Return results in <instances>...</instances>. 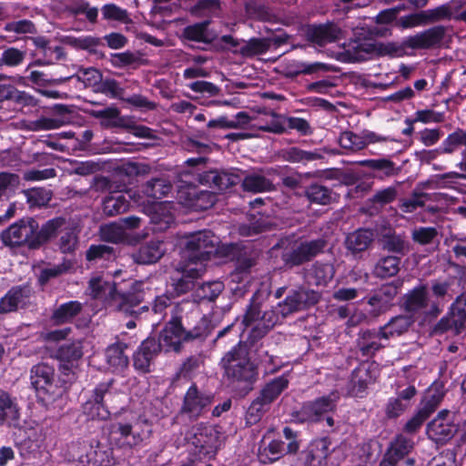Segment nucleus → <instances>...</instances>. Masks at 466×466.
Masks as SVG:
<instances>
[{
    "label": "nucleus",
    "mask_w": 466,
    "mask_h": 466,
    "mask_svg": "<svg viewBox=\"0 0 466 466\" xmlns=\"http://www.w3.org/2000/svg\"><path fill=\"white\" fill-rule=\"evenodd\" d=\"M224 285L220 281H212L203 284L200 287L201 296L208 300H213L221 293Z\"/></svg>",
    "instance_id": "338daca9"
},
{
    "label": "nucleus",
    "mask_w": 466,
    "mask_h": 466,
    "mask_svg": "<svg viewBox=\"0 0 466 466\" xmlns=\"http://www.w3.org/2000/svg\"><path fill=\"white\" fill-rule=\"evenodd\" d=\"M412 321L406 316H397L392 318L384 327L380 329L381 338L389 339L393 336H399L408 330Z\"/></svg>",
    "instance_id": "a19ab883"
},
{
    "label": "nucleus",
    "mask_w": 466,
    "mask_h": 466,
    "mask_svg": "<svg viewBox=\"0 0 466 466\" xmlns=\"http://www.w3.org/2000/svg\"><path fill=\"white\" fill-rule=\"evenodd\" d=\"M204 179L218 190L227 189L241 181L240 177L237 174L218 171L206 173Z\"/></svg>",
    "instance_id": "f704fd0d"
},
{
    "label": "nucleus",
    "mask_w": 466,
    "mask_h": 466,
    "mask_svg": "<svg viewBox=\"0 0 466 466\" xmlns=\"http://www.w3.org/2000/svg\"><path fill=\"white\" fill-rule=\"evenodd\" d=\"M173 207L171 202L153 201V204L144 208L151 222L156 226V230H166L174 222Z\"/></svg>",
    "instance_id": "aec40b11"
},
{
    "label": "nucleus",
    "mask_w": 466,
    "mask_h": 466,
    "mask_svg": "<svg viewBox=\"0 0 466 466\" xmlns=\"http://www.w3.org/2000/svg\"><path fill=\"white\" fill-rule=\"evenodd\" d=\"M82 309L78 301H69L60 305L53 313V319L57 324L70 321Z\"/></svg>",
    "instance_id": "37998d69"
},
{
    "label": "nucleus",
    "mask_w": 466,
    "mask_h": 466,
    "mask_svg": "<svg viewBox=\"0 0 466 466\" xmlns=\"http://www.w3.org/2000/svg\"><path fill=\"white\" fill-rule=\"evenodd\" d=\"M339 399V392L336 390L331 391L327 396L305 403L301 409V413L307 420L319 421L323 414L335 409Z\"/></svg>",
    "instance_id": "4468645a"
},
{
    "label": "nucleus",
    "mask_w": 466,
    "mask_h": 466,
    "mask_svg": "<svg viewBox=\"0 0 466 466\" xmlns=\"http://www.w3.org/2000/svg\"><path fill=\"white\" fill-rule=\"evenodd\" d=\"M460 147H466V130L462 128H457L449 134L442 141L441 150L444 154H452Z\"/></svg>",
    "instance_id": "c03bdc74"
},
{
    "label": "nucleus",
    "mask_w": 466,
    "mask_h": 466,
    "mask_svg": "<svg viewBox=\"0 0 466 466\" xmlns=\"http://www.w3.org/2000/svg\"><path fill=\"white\" fill-rule=\"evenodd\" d=\"M80 228L73 222L63 218L48 220L39 230V239L42 243L56 237V245L64 254H73L79 246Z\"/></svg>",
    "instance_id": "20e7f679"
},
{
    "label": "nucleus",
    "mask_w": 466,
    "mask_h": 466,
    "mask_svg": "<svg viewBox=\"0 0 466 466\" xmlns=\"http://www.w3.org/2000/svg\"><path fill=\"white\" fill-rule=\"evenodd\" d=\"M26 289L22 288H15L10 289L7 294L1 299L0 312L7 313L17 309L18 306L24 303L27 297Z\"/></svg>",
    "instance_id": "ea45409f"
},
{
    "label": "nucleus",
    "mask_w": 466,
    "mask_h": 466,
    "mask_svg": "<svg viewBox=\"0 0 466 466\" xmlns=\"http://www.w3.org/2000/svg\"><path fill=\"white\" fill-rule=\"evenodd\" d=\"M330 453L329 441L320 439L313 441L302 453L304 466H322Z\"/></svg>",
    "instance_id": "bb28decb"
},
{
    "label": "nucleus",
    "mask_w": 466,
    "mask_h": 466,
    "mask_svg": "<svg viewBox=\"0 0 466 466\" xmlns=\"http://www.w3.org/2000/svg\"><path fill=\"white\" fill-rule=\"evenodd\" d=\"M373 240L370 230L360 229L350 233L346 238V247L353 253L366 250Z\"/></svg>",
    "instance_id": "c9c22d12"
},
{
    "label": "nucleus",
    "mask_w": 466,
    "mask_h": 466,
    "mask_svg": "<svg viewBox=\"0 0 466 466\" xmlns=\"http://www.w3.org/2000/svg\"><path fill=\"white\" fill-rule=\"evenodd\" d=\"M264 453L268 461H276L284 454V442L277 440L271 441L268 447L264 449Z\"/></svg>",
    "instance_id": "774afa93"
},
{
    "label": "nucleus",
    "mask_w": 466,
    "mask_h": 466,
    "mask_svg": "<svg viewBox=\"0 0 466 466\" xmlns=\"http://www.w3.org/2000/svg\"><path fill=\"white\" fill-rule=\"evenodd\" d=\"M198 187L193 185L181 186L177 191V199L179 203L187 208H192L196 197L198 194Z\"/></svg>",
    "instance_id": "4d7b16f0"
},
{
    "label": "nucleus",
    "mask_w": 466,
    "mask_h": 466,
    "mask_svg": "<svg viewBox=\"0 0 466 466\" xmlns=\"http://www.w3.org/2000/svg\"><path fill=\"white\" fill-rule=\"evenodd\" d=\"M262 308V304L258 300L257 295H254L244 316V325L246 327H252V332L255 337H261L269 329L273 328L280 316L278 307L276 310L270 309L264 310L263 312Z\"/></svg>",
    "instance_id": "6e6552de"
},
{
    "label": "nucleus",
    "mask_w": 466,
    "mask_h": 466,
    "mask_svg": "<svg viewBox=\"0 0 466 466\" xmlns=\"http://www.w3.org/2000/svg\"><path fill=\"white\" fill-rule=\"evenodd\" d=\"M397 26L402 29H409L418 26L426 25L427 21L425 17L424 11H420L416 13H412L407 15L400 16L397 22Z\"/></svg>",
    "instance_id": "864d4df0"
},
{
    "label": "nucleus",
    "mask_w": 466,
    "mask_h": 466,
    "mask_svg": "<svg viewBox=\"0 0 466 466\" xmlns=\"http://www.w3.org/2000/svg\"><path fill=\"white\" fill-rule=\"evenodd\" d=\"M225 376L232 385L248 391L256 380L257 370L250 361L246 345L238 343L221 360Z\"/></svg>",
    "instance_id": "7ed1b4c3"
},
{
    "label": "nucleus",
    "mask_w": 466,
    "mask_h": 466,
    "mask_svg": "<svg viewBox=\"0 0 466 466\" xmlns=\"http://www.w3.org/2000/svg\"><path fill=\"white\" fill-rule=\"evenodd\" d=\"M319 298L320 295L312 289L304 288L293 289L283 301L278 304L279 313L280 317L286 318L315 305Z\"/></svg>",
    "instance_id": "9d476101"
},
{
    "label": "nucleus",
    "mask_w": 466,
    "mask_h": 466,
    "mask_svg": "<svg viewBox=\"0 0 466 466\" xmlns=\"http://www.w3.org/2000/svg\"><path fill=\"white\" fill-rule=\"evenodd\" d=\"M83 356L80 341L66 342L60 346L57 357L60 360V370L65 374L75 373L78 368L79 360Z\"/></svg>",
    "instance_id": "412c9836"
},
{
    "label": "nucleus",
    "mask_w": 466,
    "mask_h": 466,
    "mask_svg": "<svg viewBox=\"0 0 466 466\" xmlns=\"http://www.w3.org/2000/svg\"><path fill=\"white\" fill-rule=\"evenodd\" d=\"M19 408L10 395L0 390V425L5 423L17 427L19 424Z\"/></svg>",
    "instance_id": "cd10ccee"
},
{
    "label": "nucleus",
    "mask_w": 466,
    "mask_h": 466,
    "mask_svg": "<svg viewBox=\"0 0 466 466\" xmlns=\"http://www.w3.org/2000/svg\"><path fill=\"white\" fill-rule=\"evenodd\" d=\"M20 179L16 174L1 172L0 173V197L10 196L19 186Z\"/></svg>",
    "instance_id": "603ef678"
},
{
    "label": "nucleus",
    "mask_w": 466,
    "mask_h": 466,
    "mask_svg": "<svg viewBox=\"0 0 466 466\" xmlns=\"http://www.w3.org/2000/svg\"><path fill=\"white\" fill-rule=\"evenodd\" d=\"M443 25L432 26L403 39L402 46L411 49H431L439 47L445 36Z\"/></svg>",
    "instance_id": "9b49d317"
},
{
    "label": "nucleus",
    "mask_w": 466,
    "mask_h": 466,
    "mask_svg": "<svg viewBox=\"0 0 466 466\" xmlns=\"http://www.w3.org/2000/svg\"><path fill=\"white\" fill-rule=\"evenodd\" d=\"M54 376V369L47 364L41 363L32 368L31 383L42 399L55 393Z\"/></svg>",
    "instance_id": "dca6fc26"
},
{
    "label": "nucleus",
    "mask_w": 466,
    "mask_h": 466,
    "mask_svg": "<svg viewBox=\"0 0 466 466\" xmlns=\"http://www.w3.org/2000/svg\"><path fill=\"white\" fill-rule=\"evenodd\" d=\"M423 11L428 25L441 20L449 19L451 16V9L449 5H442L435 8Z\"/></svg>",
    "instance_id": "bf43d9fd"
},
{
    "label": "nucleus",
    "mask_w": 466,
    "mask_h": 466,
    "mask_svg": "<svg viewBox=\"0 0 466 466\" xmlns=\"http://www.w3.org/2000/svg\"><path fill=\"white\" fill-rule=\"evenodd\" d=\"M407 409L408 406L400 401L397 397H391L389 399L386 404L385 413L388 418H397L400 416Z\"/></svg>",
    "instance_id": "69168bd1"
},
{
    "label": "nucleus",
    "mask_w": 466,
    "mask_h": 466,
    "mask_svg": "<svg viewBox=\"0 0 466 466\" xmlns=\"http://www.w3.org/2000/svg\"><path fill=\"white\" fill-rule=\"evenodd\" d=\"M182 261L177 266L176 277L181 291L189 289L190 280L198 279L206 270V261L218 251L219 238L209 230L199 231L185 236L180 240Z\"/></svg>",
    "instance_id": "f257e3e1"
},
{
    "label": "nucleus",
    "mask_w": 466,
    "mask_h": 466,
    "mask_svg": "<svg viewBox=\"0 0 466 466\" xmlns=\"http://www.w3.org/2000/svg\"><path fill=\"white\" fill-rule=\"evenodd\" d=\"M101 13L106 20H114L124 24L131 22L128 13L126 9L117 6L115 4H106L102 6Z\"/></svg>",
    "instance_id": "09e8293b"
},
{
    "label": "nucleus",
    "mask_w": 466,
    "mask_h": 466,
    "mask_svg": "<svg viewBox=\"0 0 466 466\" xmlns=\"http://www.w3.org/2000/svg\"><path fill=\"white\" fill-rule=\"evenodd\" d=\"M35 47L49 63H56L64 56L63 48L59 46H54L44 36H37L33 39Z\"/></svg>",
    "instance_id": "79ce46f5"
},
{
    "label": "nucleus",
    "mask_w": 466,
    "mask_h": 466,
    "mask_svg": "<svg viewBox=\"0 0 466 466\" xmlns=\"http://www.w3.org/2000/svg\"><path fill=\"white\" fill-rule=\"evenodd\" d=\"M111 382H103L96 386L94 390V402L86 403L85 409L89 410L92 418L106 420L109 417L110 412L106 407L107 399L112 395L110 390Z\"/></svg>",
    "instance_id": "4be33fe9"
},
{
    "label": "nucleus",
    "mask_w": 466,
    "mask_h": 466,
    "mask_svg": "<svg viewBox=\"0 0 466 466\" xmlns=\"http://www.w3.org/2000/svg\"><path fill=\"white\" fill-rule=\"evenodd\" d=\"M127 233L120 223H111L101 227V236L110 242H118L125 238Z\"/></svg>",
    "instance_id": "6e6d98bb"
},
{
    "label": "nucleus",
    "mask_w": 466,
    "mask_h": 466,
    "mask_svg": "<svg viewBox=\"0 0 466 466\" xmlns=\"http://www.w3.org/2000/svg\"><path fill=\"white\" fill-rule=\"evenodd\" d=\"M268 223L265 218L260 216L258 219L253 215L248 224H243L239 227V233L242 236H253L267 228Z\"/></svg>",
    "instance_id": "13d9d810"
},
{
    "label": "nucleus",
    "mask_w": 466,
    "mask_h": 466,
    "mask_svg": "<svg viewBox=\"0 0 466 466\" xmlns=\"http://www.w3.org/2000/svg\"><path fill=\"white\" fill-rule=\"evenodd\" d=\"M172 186L169 182L162 178H156L148 181L143 186L141 192H137V196H140L145 201L139 206L147 207L153 204V201L166 197L171 191Z\"/></svg>",
    "instance_id": "393cba45"
},
{
    "label": "nucleus",
    "mask_w": 466,
    "mask_h": 466,
    "mask_svg": "<svg viewBox=\"0 0 466 466\" xmlns=\"http://www.w3.org/2000/svg\"><path fill=\"white\" fill-rule=\"evenodd\" d=\"M160 352L159 345L154 338L145 339L134 354V367L142 373L150 371L154 358Z\"/></svg>",
    "instance_id": "b1692460"
},
{
    "label": "nucleus",
    "mask_w": 466,
    "mask_h": 466,
    "mask_svg": "<svg viewBox=\"0 0 466 466\" xmlns=\"http://www.w3.org/2000/svg\"><path fill=\"white\" fill-rule=\"evenodd\" d=\"M466 319V291L460 295L451 304L450 318L442 319L439 326L442 329H454L457 332L463 327Z\"/></svg>",
    "instance_id": "a878e982"
},
{
    "label": "nucleus",
    "mask_w": 466,
    "mask_h": 466,
    "mask_svg": "<svg viewBox=\"0 0 466 466\" xmlns=\"http://www.w3.org/2000/svg\"><path fill=\"white\" fill-rule=\"evenodd\" d=\"M444 392L441 386L434 385L431 387L426 393L421 410L429 411L430 415L442 400Z\"/></svg>",
    "instance_id": "3c124183"
},
{
    "label": "nucleus",
    "mask_w": 466,
    "mask_h": 466,
    "mask_svg": "<svg viewBox=\"0 0 466 466\" xmlns=\"http://www.w3.org/2000/svg\"><path fill=\"white\" fill-rule=\"evenodd\" d=\"M400 258L397 256L380 258L374 267L373 273L381 279L395 276L400 270Z\"/></svg>",
    "instance_id": "58836bf2"
},
{
    "label": "nucleus",
    "mask_w": 466,
    "mask_h": 466,
    "mask_svg": "<svg viewBox=\"0 0 466 466\" xmlns=\"http://www.w3.org/2000/svg\"><path fill=\"white\" fill-rule=\"evenodd\" d=\"M324 246L321 239L301 242L291 251L285 252L282 258L287 265L298 266L318 255Z\"/></svg>",
    "instance_id": "ddd939ff"
},
{
    "label": "nucleus",
    "mask_w": 466,
    "mask_h": 466,
    "mask_svg": "<svg viewBox=\"0 0 466 466\" xmlns=\"http://www.w3.org/2000/svg\"><path fill=\"white\" fill-rule=\"evenodd\" d=\"M186 441L192 447V452L199 459L213 456L221 445L219 431L210 425L193 426L187 432Z\"/></svg>",
    "instance_id": "0eeeda50"
},
{
    "label": "nucleus",
    "mask_w": 466,
    "mask_h": 466,
    "mask_svg": "<svg viewBox=\"0 0 466 466\" xmlns=\"http://www.w3.org/2000/svg\"><path fill=\"white\" fill-rule=\"evenodd\" d=\"M126 349L127 344L124 342H116L106 348V360L114 370H122L127 367L128 359L124 354Z\"/></svg>",
    "instance_id": "2f4dec72"
},
{
    "label": "nucleus",
    "mask_w": 466,
    "mask_h": 466,
    "mask_svg": "<svg viewBox=\"0 0 466 466\" xmlns=\"http://www.w3.org/2000/svg\"><path fill=\"white\" fill-rule=\"evenodd\" d=\"M5 30L15 34H34L36 32L34 23L27 19L9 22L5 25Z\"/></svg>",
    "instance_id": "680f3d73"
},
{
    "label": "nucleus",
    "mask_w": 466,
    "mask_h": 466,
    "mask_svg": "<svg viewBox=\"0 0 466 466\" xmlns=\"http://www.w3.org/2000/svg\"><path fill=\"white\" fill-rule=\"evenodd\" d=\"M359 166L367 167L373 170H380L385 176L390 177L395 174V165L386 158L363 159L357 162Z\"/></svg>",
    "instance_id": "8fccbe9b"
},
{
    "label": "nucleus",
    "mask_w": 466,
    "mask_h": 466,
    "mask_svg": "<svg viewBox=\"0 0 466 466\" xmlns=\"http://www.w3.org/2000/svg\"><path fill=\"white\" fill-rule=\"evenodd\" d=\"M25 57V52L21 51L15 47H9L5 49L0 57V67L2 66H17L23 63Z\"/></svg>",
    "instance_id": "5fc2aeb1"
},
{
    "label": "nucleus",
    "mask_w": 466,
    "mask_h": 466,
    "mask_svg": "<svg viewBox=\"0 0 466 466\" xmlns=\"http://www.w3.org/2000/svg\"><path fill=\"white\" fill-rule=\"evenodd\" d=\"M186 304L175 305L172 309V317L167 325L162 330L159 339L157 340L159 345V350L166 352L180 350L184 341L196 339L201 335L198 329L187 331L181 325V314L184 311Z\"/></svg>",
    "instance_id": "423d86ee"
},
{
    "label": "nucleus",
    "mask_w": 466,
    "mask_h": 466,
    "mask_svg": "<svg viewBox=\"0 0 466 466\" xmlns=\"http://www.w3.org/2000/svg\"><path fill=\"white\" fill-rule=\"evenodd\" d=\"M405 309L410 312H417L428 305L427 287L420 285L410 290L405 296Z\"/></svg>",
    "instance_id": "473e14b6"
},
{
    "label": "nucleus",
    "mask_w": 466,
    "mask_h": 466,
    "mask_svg": "<svg viewBox=\"0 0 466 466\" xmlns=\"http://www.w3.org/2000/svg\"><path fill=\"white\" fill-rule=\"evenodd\" d=\"M63 122L58 118L41 117L30 123V129L33 131L52 130L59 128Z\"/></svg>",
    "instance_id": "0e129e2a"
},
{
    "label": "nucleus",
    "mask_w": 466,
    "mask_h": 466,
    "mask_svg": "<svg viewBox=\"0 0 466 466\" xmlns=\"http://www.w3.org/2000/svg\"><path fill=\"white\" fill-rule=\"evenodd\" d=\"M380 338H381L380 330L379 332L366 330L361 333L358 344L363 355H372L381 347L378 342Z\"/></svg>",
    "instance_id": "a18cd8bd"
},
{
    "label": "nucleus",
    "mask_w": 466,
    "mask_h": 466,
    "mask_svg": "<svg viewBox=\"0 0 466 466\" xmlns=\"http://www.w3.org/2000/svg\"><path fill=\"white\" fill-rule=\"evenodd\" d=\"M437 234L438 232L435 228L420 227L413 230L412 238L421 245H426L431 243L437 237Z\"/></svg>",
    "instance_id": "e2e57ef3"
},
{
    "label": "nucleus",
    "mask_w": 466,
    "mask_h": 466,
    "mask_svg": "<svg viewBox=\"0 0 466 466\" xmlns=\"http://www.w3.org/2000/svg\"><path fill=\"white\" fill-rule=\"evenodd\" d=\"M449 415L448 410H442L429 423L427 434L435 442H445L451 439L456 432L457 426Z\"/></svg>",
    "instance_id": "f3484780"
},
{
    "label": "nucleus",
    "mask_w": 466,
    "mask_h": 466,
    "mask_svg": "<svg viewBox=\"0 0 466 466\" xmlns=\"http://www.w3.org/2000/svg\"><path fill=\"white\" fill-rule=\"evenodd\" d=\"M152 433L150 424L147 420H137L133 422H116L112 424L109 438L113 444L132 450L143 445Z\"/></svg>",
    "instance_id": "39448f33"
},
{
    "label": "nucleus",
    "mask_w": 466,
    "mask_h": 466,
    "mask_svg": "<svg viewBox=\"0 0 466 466\" xmlns=\"http://www.w3.org/2000/svg\"><path fill=\"white\" fill-rule=\"evenodd\" d=\"M386 141H388V137L369 130H365L360 134L345 131L340 134L339 138L340 147L351 152H358L370 144Z\"/></svg>",
    "instance_id": "f8f14e48"
},
{
    "label": "nucleus",
    "mask_w": 466,
    "mask_h": 466,
    "mask_svg": "<svg viewBox=\"0 0 466 466\" xmlns=\"http://www.w3.org/2000/svg\"><path fill=\"white\" fill-rule=\"evenodd\" d=\"M412 448L413 441L400 434L390 442L386 453L399 459L406 466H413L414 461L412 459H405Z\"/></svg>",
    "instance_id": "7c9ffc66"
},
{
    "label": "nucleus",
    "mask_w": 466,
    "mask_h": 466,
    "mask_svg": "<svg viewBox=\"0 0 466 466\" xmlns=\"http://www.w3.org/2000/svg\"><path fill=\"white\" fill-rule=\"evenodd\" d=\"M285 160L292 163H309L324 157L323 150L317 149L314 151H307L299 147H293L288 148L283 153Z\"/></svg>",
    "instance_id": "e433bc0d"
},
{
    "label": "nucleus",
    "mask_w": 466,
    "mask_h": 466,
    "mask_svg": "<svg viewBox=\"0 0 466 466\" xmlns=\"http://www.w3.org/2000/svg\"><path fill=\"white\" fill-rule=\"evenodd\" d=\"M130 200L137 205L145 203L140 196H137V191L132 189L126 192H115L104 200V212L108 216L124 213L128 209Z\"/></svg>",
    "instance_id": "a211bd4d"
},
{
    "label": "nucleus",
    "mask_w": 466,
    "mask_h": 466,
    "mask_svg": "<svg viewBox=\"0 0 466 466\" xmlns=\"http://www.w3.org/2000/svg\"><path fill=\"white\" fill-rule=\"evenodd\" d=\"M244 191L261 193L269 191L273 187L272 182L260 173H250L241 179Z\"/></svg>",
    "instance_id": "72a5a7b5"
},
{
    "label": "nucleus",
    "mask_w": 466,
    "mask_h": 466,
    "mask_svg": "<svg viewBox=\"0 0 466 466\" xmlns=\"http://www.w3.org/2000/svg\"><path fill=\"white\" fill-rule=\"evenodd\" d=\"M306 36L311 43L323 46L339 40L342 36V31L334 24L311 25L307 29Z\"/></svg>",
    "instance_id": "5701e85b"
},
{
    "label": "nucleus",
    "mask_w": 466,
    "mask_h": 466,
    "mask_svg": "<svg viewBox=\"0 0 466 466\" xmlns=\"http://www.w3.org/2000/svg\"><path fill=\"white\" fill-rule=\"evenodd\" d=\"M305 193L310 202L319 205H329L336 199V195L330 188L318 183L311 184Z\"/></svg>",
    "instance_id": "4c0bfd02"
},
{
    "label": "nucleus",
    "mask_w": 466,
    "mask_h": 466,
    "mask_svg": "<svg viewBox=\"0 0 466 466\" xmlns=\"http://www.w3.org/2000/svg\"><path fill=\"white\" fill-rule=\"evenodd\" d=\"M268 47L269 43L266 39L252 38L242 44L239 47V52L244 56H253L266 53Z\"/></svg>",
    "instance_id": "de8ad7c7"
},
{
    "label": "nucleus",
    "mask_w": 466,
    "mask_h": 466,
    "mask_svg": "<svg viewBox=\"0 0 466 466\" xmlns=\"http://www.w3.org/2000/svg\"><path fill=\"white\" fill-rule=\"evenodd\" d=\"M37 228L34 219H22L5 230L2 233V239L8 246L27 244L30 248H36L42 244Z\"/></svg>",
    "instance_id": "1a4fd4ad"
},
{
    "label": "nucleus",
    "mask_w": 466,
    "mask_h": 466,
    "mask_svg": "<svg viewBox=\"0 0 466 466\" xmlns=\"http://www.w3.org/2000/svg\"><path fill=\"white\" fill-rule=\"evenodd\" d=\"M289 380L286 377H278L265 385L258 399L250 405L248 415L252 416L254 412H259L264 405L271 403L288 387Z\"/></svg>",
    "instance_id": "6ab92c4d"
},
{
    "label": "nucleus",
    "mask_w": 466,
    "mask_h": 466,
    "mask_svg": "<svg viewBox=\"0 0 466 466\" xmlns=\"http://www.w3.org/2000/svg\"><path fill=\"white\" fill-rule=\"evenodd\" d=\"M212 402V397L200 391L196 384H192L187 390L182 410L190 418L201 416Z\"/></svg>",
    "instance_id": "2eb2a0df"
},
{
    "label": "nucleus",
    "mask_w": 466,
    "mask_h": 466,
    "mask_svg": "<svg viewBox=\"0 0 466 466\" xmlns=\"http://www.w3.org/2000/svg\"><path fill=\"white\" fill-rule=\"evenodd\" d=\"M166 248L163 242L152 240L142 245L138 250L134 253L133 258L139 264H152L159 260L165 254Z\"/></svg>",
    "instance_id": "c85d7f7f"
},
{
    "label": "nucleus",
    "mask_w": 466,
    "mask_h": 466,
    "mask_svg": "<svg viewBox=\"0 0 466 466\" xmlns=\"http://www.w3.org/2000/svg\"><path fill=\"white\" fill-rule=\"evenodd\" d=\"M142 283L134 282L131 289L126 292L116 290L114 283L101 278H94L89 281L90 295L100 299L106 306L125 313L134 314L132 309L143 300Z\"/></svg>",
    "instance_id": "f03ea898"
},
{
    "label": "nucleus",
    "mask_w": 466,
    "mask_h": 466,
    "mask_svg": "<svg viewBox=\"0 0 466 466\" xmlns=\"http://www.w3.org/2000/svg\"><path fill=\"white\" fill-rule=\"evenodd\" d=\"M216 201L217 197L214 193L198 189V197H196L191 209L196 211L205 210L211 208Z\"/></svg>",
    "instance_id": "052dcab7"
},
{
    "label": "nucleus",
    "mask_w": 466,
    "mask_h": 466,
    "mask_svg": "<svg viewBox=\"0 0 466 466\" xmlns=\"http://www.w3.org/2000/svg\"><path fill=\"white\" fill-rule=\"evenodd\" d=\"M208 21H205L187 26L184 29L185 37L197 42H209L211 37L208 32Z\"/></svg>",
    "instance_id": "49530a36"
},
{
    "label": "nucleus",
    "mask_w": 466,
    "mask_h": 466,
    "mask_svg": "<svg viewBox=\"0 0 466 466\" xmlns=\"http://www.w3.org/2000/svg\"><path fill=\"white\" fill-rule=\"evenodd\" d=\"M335 269L330 263L316 262L308 269L306 279L309 284L326 286L334 277Z\"/></svg>",
    "instance_id": "c756f323"
}]
</instances>
